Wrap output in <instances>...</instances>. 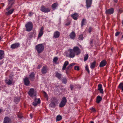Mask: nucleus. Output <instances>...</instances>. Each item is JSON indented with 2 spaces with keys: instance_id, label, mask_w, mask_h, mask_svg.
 Listing matches in <instances>:
<instances>
[{
  "instance_id": "1",
  "label": "nucleus",
  "mask_w": 123,
  "mask_h": 123,
  "mask_svg": "<svg viewBox=\"0 0 123 123\" xmlns=\"http://www.w3.org/2000/svg\"><path fill=\"white\" fill-rule=\"evenodd\" d=\"M37 94L36 90L31 88V97H32L34 101L32 103V105L34 106H37L38 104L41 103V100L40 98L37 99L36 97Z\"/></svg>"
},
{
  "instance_id": "2",
  "label": "nucleus",
  "mask_w": 123,
  "mask_h": 123,
  "mask_svg": "<svg viewBox=\"0 0 123 123\" xmlns=\"http://www.w3.org/2000/svg\"><path fill=\"white\" fill-rule=\"evenodd\" d=\"M35 48L37 53L40 54L43 51L44 49V46L43 44H39L36 45Z\"/></svg>"
},
{
  "instance_id": "3",
  "label": "nucleus",
  "mask_w": 123,
  "mask_h": 123,
  "mask_svg": "<svg viewBox=\"0 0 123 123\" xmlns=\"http://www.w3.org/2000/svg\"><path fill=\"white\" fill-rule=\"evenodd\" d=\"M66 56L70 58H73L75 56V52L73 51L72 49H70L66 53Z\"/></svg>"
},
{
  "instance_id": "4",
  "label": "nucleus",
  "mask_w": 123,
  "mask_h": 123,
  "mask_svg": "<svg viewBox=\"0 0 123 123\" xmlns=\"http://www.w3.org/2000/svg\"><path fill=\"white\" fill-rule=\"evenodd\" d=\"M67 102L66 98L65 97L62 98L61 102L59 105V107H62L65 105Z\"/></svg>"
},
{
  "instance_id": "5",
  "label": "nucleus",
  "mask_w": 123,
  "mask_h": 123,
  "mask_svg": "<svg viewBox=\"0 0 123 123\" xmlns=\"http://www.w3.org/2000/svg\"><path fill=\"white\" fill-rule=\"evenodd\" d=\"M12 6H11L8 5V7L6 8V10L7 11L6 13V15H8L12 14L13 12L14 9L13 8L10 9Z\"/></svg>"
},
{
  "instance_id": "6",
  "label": "nucleus",
  "mask_w": 123,
  "mask_h": 123,
  "mask_svg": "<svg viewBox=\"0 0 123 123\" xmlns=\"http://www.w3.org/2000/svg\"><path fill=\"white\" fill-rule=\"evenodd\" d=\"M41 10L42 12L47 13L49 12L50 10V9L48 7H46L44 6H41Z\"/></svg>"
},
{
  "instance_id": "7",
  "label": "nucleus",
  "mask_w": 123,
  "mask_h": 123,
  "mask_svg": "<svg viewBox=\"0 0 123 123\" xmlns=\"http://www.w3.org/2000/svg\"><path fill=\"white\" fill-rule=\"evenodd\" d=\"M72 49L76 55H79L80 53V49L77 46L75 47Z\"/></svg>"
},
{
  "instance_id": "8",
  "label": "nucleus",
  "mask_w": 123,
  "mask_h": 123,
  "mask_svg": "<svg viewBox=\"0 0 123 123\" xmlns=\"http://www.w3.org/2000/svg\"><path fill=\"white\" fill-rule=\"evenodd\" d=\"M26 31H31V22H28L25 25Z\"/></svg>"
},
{
  "instance_id": "9",
  "label": "nucleus",
  "mask_w": 123,
  "mask_h": 123,
  "mask_svg": "<svg viewBox=\"0 0 123 123\" xmlns=\"http://www.w3.org/2000/svg\"><path fill=\"white\" fill-rule=\"evenodd\" d=\"M114 9L113 8H111L110 9L106 10L105 13L107 14H111L114 12Z\"/></svg>"
},
{
  "instance_id": "10",
  "label": "nucleus",
  "mask_w": 123,
  "mask_h": 123,
  "mask_svg": "<svg viewBox=\"0 0 123 123\" xmlns=\"http://www.w3.org/2000/svg\"><path fill=\"white\" fill-rule=\"evenodd\" d=\"M55 76L58 79L60 80L62 76V74L61 73L58 71H56L55 73Z\"/></svg>"
},
{
  "instance_id": "11",
  "label": "nucleus",
  "mask_w": 123,
  "mask_h": 123,
  "mask_svg": "<svg viewBox=\"0 0 123 123\" xmlns=\"http://www.w3.org/2000/svg\"><path fill=\"white\" fill-rule=\"evenodd\" d=\"M48 70V68L46 66H43L41 69V72L43 74H45L47 73Z\"/></svg>"
},
{
  "instance_id": "12",
  "label": "nucleus",
  "mask_w": 123,
  "mask_h": 123,
  "mask_svg": "<svg viewBox=\"0 0 123 123\" xmlns=\"http://www.w3.org/2000/svg\"><path fill=\"white\" fill-rule=\"evenodd\" d=\"M44 28L42 27L39 30V33L38 35V38H39L43 35V34Z\"/></svg>"
},
{
  "instance_id": "13",
  "label": "nucleus",
  "mask_w": 123,
  "mask_h": 123,
  "mask_svg": "<svg viewBox=\"0 0 123 123\" xmlns=\"http://www.w3.org/2000/svg\"><path fill=\"white\" fill-rule=\"evenodd\" d=\"M92 0H86V6L87 8L91 7L92 3Z\"/></svg>"
},
{
  "instance_id": "14",
  "label": "nucleus",
  "mask_w": 123,
  "mask_h": 123,
  "mask_svg": "<svg viewBox=\"0 0 123 123\" xmlns=\"http://www.w3.org/2000/svg\"><path fill=\"white\" fill-rule=\"evenodd\" d=\"M107 64V62L105 60H103L100 62L99 66L102 67L105 66Z\"/></svg>"
},
{
  "instance_id": "15",
  "label": "nucleus",
  "mask_w": 123,
  "mask_h": 123,
  "mask_svg": "<svg viewBox=\"0 0 123 123\" xmlns=\"http://www.w3.org/2000/svg\"><path fill=\"white\" fill-rule=\"evenodd\" d=\"M78 14L76 13L72 14L71 15L72 17L75 20H76L78 19Z\"/></svg>"
},
{
  "instance_id": "16",
  "label": "nucleus",
  "mask_w": 123,
  "mask_h": 123,
  "mask_svg": "<svg viewBox=\"0 0 123 123\" xmlns=\"http://www.w3.org/2000/svg\"><path fill=\"white\" fill-rule=\"evenodd\" d=\"M19 44L18 43H14L11 45V48L12 49L17 48L19 46Z\"/></svg>"
},
{
  "instance_id": "17",
  "label": "nucleus",
  "mask_w": 123,
  "mask_h": 123,
  "mask_svg": "<svg viewBox=\"0 0 123 123\" xmlns=\"http://www.w3.org/2000/svg\"><path fill=\"white\" fill-rule=\"evenodd\" d=\"M24 81L25 84L26 86H28L30 84V82L29 81V79L27 77L25 78L24 80Z\"/></svg>"
},
{
  "instance_id": "18",
  "label": "nucleus",
  "mask_w": 123,
  "mask_h": 123,
  "mask_svg": "<svg viewBox=\"0 0 123 123\" xmlns=\"http://www.w3.org/2000/svg\"><path fill=\"white\" fill-rule=\"evenodd\" d=\"M60 35V33L58 31H55L53 34V37L55 38H58L59 37Z\"/></svg>"
},
{
  "instance_id": "19",
  "label": "nucleus",
  "mask_w": 123,
  "mask_h": 123,
  "mask_svg": "<svg viewBox=\"0 0 123 123\" xmlns=\"http://www.w3.org/2000/svg\"><path fill=\"white\" fill-rule=\"evenodd\" d=\"M11 119L8 117H6L4 119L3 123H11Z\"/></svg>"
},
{
  "instance_id": "20",
  "label": "nucleus",
  "mask_w": 123,
  "mask_h": 123,
  "mask_svg": "<svg viewBox=\"0 0 123 123\" xmlns=\"http://www.w3.org/2000/svg\"><path fill=\"white\" fill-rule=\"evenodd\" d=\"M70 38L72 39H74L76 36V34L74 32L72 31L69 35Z\"/></svg>"
},
{
  "instance_id": "21",
  "label": "nucleus",
  "mask_w": 123,
  "mask_h": 123,
  "mask_svg": "<svg viewBox=\"0 0 123 123\" xmlns=\"http://www.w3.org/2000/svg\"><path fill=\"white\" fill-rule=\"evenodd\" d=\"M102 98L99 95L98 96L96 97V102L97 103L99 104L102 100Z\"/></svg>"
},
{
  "instance_id": "22",
  "label": "nucleus",
  "mask_w": 123,
  "mask_h": 123,
  "mask_svg": "<svg viewBox=\"0 0 123 123\" xmlns=\"http://www.w3.org/2000/svg\"><path fill=\"white\" fill-rule=\"evenodd\" d=\"M69 63L67 61H66L64 62L62 68V70H65L67 66Z\"/></svg>"
},
{
  "instance_id": "23",
  "label": "nucleus",
  "mask_w": 123,
  "mask_h": 123,
  "mask_svg": "<svg viewBox=\"0 0 123 123\" xmlns=\"http://www.w3.org/2000/svg\"><path fill=\"white\" fill-rule=\"evenodd\" d=\"M118 88L121 90V92H123V82H121L119 84Z\"/></svg>"
},
{
  "instance_id": "24",
  "label": "nucleus",
  "mask_w": 123,
  "mask_h": 123,
  "mask_svg": "<svg viewBox=\"0 0 123 123\" xmlns=\"http://www.w3.org/2000/svg\"><path fill=\"white\" fill-rule=\"evenodd\" d=\"M86 23L87 22L86 19L84 18L83 19L81 22V27H82L84 25H86Z\"/></svg>"
},
{
  "instance_id": "25",
  "label": "nucleus",
  "mask_w": 123,
  "mask_h": 123,
  "mask_svg": "<svg viewBox=\"0 0 123 123\" xmlns=\"http://www.w3.org/2000/svg\"><path fill=\"white\" fill-rule=\"evenodd\" d=\"M58 6V4L57 2H55L53 3L51 6L52 8L54 9H55Z\"/></svg>"
},
{
  "instance_id": "26",
  "label": "nucleus",
  "mask_w": 123,
  "mask_h": 123,
  "mask_svg": "<svg viewBox=\"0 0 123 123\" xmlns=\"http://www.w3.org/2000/svg\"><path fill=\"white\" fill-rule=\"evenodd\" d=\"M96 62L94 61L91 64L90 67L91 69H93L96 66Z\"/></svg>"
},
{
  "instance_id": "27",
  "label": "nucleus",
  "mask_w": 123,
  "mask_h": 123,
  "mask_svg": "<svg viewBox=\"0 0 123 123\" xmlns=\"http://www.w3.org/2000/svg\"><path fill=\"white\" fill-rule=\"evenodd\" d=\"M4 57V51L2 50H0V60L2 59Z\"/></svg>"
},
{
  "instance_id": "28",
  "label": "nucleus",
  "mask_w": 123,
  "mask_h": 123,
  "mask_svg": "<svg viewBox=\"0 0 123 123\" xmlns=\"http://www.w3.org/2000/svg\"><path fill=\"white\" fill-rule=\"evenodd\" d=\"M62 83L64 84H66L67 82V79L66 77H64L62 79Z\"/></svg>"
},
{
  "instance_id": "29",
  "label": "nucleus",
  "mask_w": 123,
  "mask_h": 123,
  "mask_svg": "<svg viewBox=\"0 0 123 123\" xmlns=\"http://www.w3.org/2000/svg\"><path fill=\"white\" fill-rule=\"evenodd\" d=\"M75 64V63H71L66 68L70 70L72 68V67Z\"/></svg>"
},
{
  "instance_id": "30",
  "label": "nucleus",
  "mask_w": 123,
  "mask_h": 123,
  "mask_svg": "<svg viewBox=\"0 0 123 123\" xmlns=\"http://www.w3.org/2000/svg\"><path fill=\"white\" fill-rule=\"evenodd\" d=\"M49 105L50 106L51 108H54L55 107L56 105L54 103L51 102Z\"/></svg>"
},
{
  "instance_id": "31",
  "label": "nucleus",
  "mask_w": 123,
  "mask_h": 123,
  "mask_svg": "<svg viewBox=\"0 0 123 123\" xmlns=\"http://www.w3.org/2000/svg\"><path fill=\"white\" fill-rule=\"evenodd\" d=\"M62 119V117L60 115H58L56 118V121H59L61 120Z\"/></svg>"
},
{
  "instance_id": "32",
  "label": "nucleus",
  "mask_w": 123,
  "mask_h": 123,
  "mask_svg": "<svg viewBox=\"0 0 123 123\" xmlns=\"http://www.w3.org/2000/svg\"><path fill=\"white\" fill-rule=\"evenodd\" d=\"M5 81L6 83L8 85H11L12 83V81L10 80H5Z\"/></svg>"
},
{
  "instance_id": "33",
  "label": "nucleus",
  "mask_w": 123,
  "mask_h": 123,
  "mask_svg": "<svg viewBox=\"0 0 123 123\" xmlns=\"http://www.w3.org/2000/svg\"><path fill=\"white\" fill-rule=\"evenodd\" d=\"M14 0H8L9 3L8 5L12 6L13 4Z\"/></svg>"
},
{
  "instance_id": "34",
  "label": "nucleus",
  "mask_w": 123,
  "mask_h": 123,
  "mask_svg": "<svg viewBox=\"0 0 123 123\" xmlns=\"http://www.w3.org/2000/svg\"><path fill=\"white\" fill-rule=\"evenodd\" d=\"M57 102V98L55 97H53L52 99V101L51 102H53L55 103H56Z\"/></svg>"
},
{
  "instance_id": "35",
  "label": "nucleus",
  "mask_w": 123,
  "mask_h": 123,
  "mask_svg": "<svg viewBox=\"0 0 123 123\" xmlns=\"http://www.w3.org/2000/svg\"><path fill=\"white\" fill-rule=\"evenodd\" d=\"M88 57V55L87 54H86L84 56V61H85L87 60Z\"/></svg>"
},
{
  "instance_id": "36",
  "label": "nucleus",
  "mask_w": 123,
  "mask_h": 123,
  "mask_svg": "<svg viewBox=\"0 0 123 123\" xmlns=\"http://www.w3.org/2000/svg\"><path fill=\"white\" fill-rule=\"evenodd\" d=\"M34 75L35 74L34 73H31V81H33L34 80Z\"/></svg>"
},
{
  "instance_id": "37",
  "label": "nucleus",
  "mask_w": 123,
  "mask_h": 123,
  "mask_svg": "<svg viewBox=\"0 0 123 123\" xmlns=\"http://www.w3.org/2000/svg\"><path fill=\"white\" fill-rule=\"evenodd\" d=\"M83 39V35L82 34L80 35L78 39L80 40H82Z\"/></svg>"
},
{
  "instance_id": "38",
  "label": "nucleus",
  "mask_w": 123,
  "mask_h": 123,
  "mask_svg": "<svg viewBox=\"0 0 123 123\" xmlns=\"http://www.w3.org/2000/svg\"><path fill=\"white\" fill-rule=\"evenodd\" d=\"M98 90H100L101 89H102V85L101 84H99L98 85Z\"/></svg>"
},
{
  "instance_id": "39",
  "label": "nucleus",
  "mask_w": 123,
  "mask_h": 123,
  "mask_svg": "<svg viewBox=\"0 0 123 123\" xmlns=\"http://www.w3.org/2000/svg\"><path fill=\"white\" fill-rule=\"evenodd\" d=\"M58 60V58L57 57H55L53 59V62H56Z\"/></svg>"
},
{
  "instance_id": "40",
  "label": "nucleus",
  "mask_w": 123,
  "mask_h": 123,
  "mask_svg": "<svg viewBox=\"0 0 123 123\" xmlns=\"http://www.w3.org/2000/svg\"><path fill=\"white\" fill-rule=\"evenodd\" d=\"M123 12V10L122 8H120L119 9L118 13L121 14Z\"/></svg>"
},
{
  "instance_id": "41",
  "label": "nucleus",
  "mask_w": 123,
  "mask_h": 123,
  "mask_svg": "<svg viewBox=\"0 0 123 123\" xmlns=\"http://www.w3.org/2000/svg\"><path fill=\"white\" fill-rule=\"evenodd\" d=\"M44 96L45 98L48 99V95L45 92H44Z\"/></svg>"
},
{
  "instance_id": "42",
  "label": "nucleus",
  "mask_w": 123,
  "mask_h": 123,
  "mask_svg": "<svg viewBox=\"0 0 123 123\" xmlns=\"http://www.w3.org/2000/svg\"><path fill=\"white\" fill-rule=\"evenodd\" d=\"M93 28L91 27H90L88 30V32L89 33H90Z\"/></svg>"
},
{
  "instance_id": "43",
  "label": "nucleus",
  "mask_w": 123,
  "mask_h": 123,
  "mask_svg": "<svg viewBox=\"0 0 123 123\" xmlns=\"http://www.w3.org/2000/svg\"><path fill=\"white\" fill-rule=\"evenodd\" d=\"M85 68L86 70L88 72V73H89L90 71L89 69L88 68L87 65L86 66Z\"/></svg>"
},
{
  "instance_id": "44",
  "label": "nucleus",
  "mask_w": 123,
  "mask_h": 123,
  "mask_svg": "<svg viewBox=\"0 0 123 123\" xmlns=\"http://www.w3.org/2000/svg\"><path fill=\"white\" fill-rule=\"evenodd\" d=\"M70 70H69L67 68L66 69V73L67 75H68L69 74Z\"/></svg>"
},
{
  "instance_id": "45",
  "label": "nucleus",
  "mask_w": 123,
  "mask_h": 123,
  "mask_svg": "<svg viewBox=\"0 0 123 123\" xmlns=\"http://www.w3.org/2000/svg\"><path fill=\"white\" fill-rule=\"evenodd\" d=\"M74 69L75 70H79V67L78 66H75L74 67Z\"/></svg>"
},
{
  "instance_id": "46",
  "label": "nucleus",
  "mask_w": 123,
  "mask_h": 123,
  "mask_svg": "<svg viewBox=\"0 0 123 123\" xmlns=\"http://www.w3.org/2000/svg\"><path fill=\"white\" fill-rule=\"evenodd\" d=\"M120 32L117 31L115 33V36L117 37V36L120 34Z\"/></svg>"
},
{
  "instance_id": "47",
  "label": "nucleus",
  "mask_w": 123,
  "mask_h": 123,
  "mask_svg": "<svg viewBox=\"0 0 123 123\" xmlns=\"http://www.w3.org/2000/svg\"><path fill=\"white\" fill-rule=\"evenodd\" d=\"M99 90L100 92L102 94H103L104 93L103 90V89H102L100 90Z\"/></svg>"
},
{
  "instance_id": "48",
  "label": "nucleus",
  "mask_w": 123,
  "mask_h": 123,
  "mask_svg": "<svg viewBox=\"0 0 123 123\" xmlns=\"http://www.w3.org/2000/svg\"><path fill=\"white\" fill-rule=\"evenodd\" d=\"M70 89L71 90H72L74 88V86L72 85H70Z\"/></svg>"
},
{
  "instance_id": "49",
  "label": "nucleus",
  "mask_w": 123,
  "mask_h": 123,
  "mask_svg": "<svg viewBox=\"0 0 123 123\" xmlns=\"http://www.w3.org/2000/svg\"><path fill=\"white\" fill-rule=\"evenodd\" d=\"M70 24V22H68L65 24V25L66 26H68Z\"/></svg>"
},
{
  "instance_id": "50",
  "label": "nucleus",
  "mask_w": 123,
  "mask_h": 123,
  "mask_svg": "<svg viewBox=\"0 0 123 123\" xmlns=\"http://www.w3.org/2000/svg\"><path fill=\"white\" fill-rule=\"evenodd\" d=\"M41 66L40 65H38V66L37 67V68L38 69H39L41 68Z\"/></svg>"
},
{
  "instance_id": "51",
  "label": "nucleus",
  "mask_w": 123,
  "mask_h": 123,
  "mask_svg": "<svg viewBox=\"0 0 123 123\" xmlns=\"http://www.w3.org/2000/svg\"><path fill=\"white\" fill-rule=\"evenodd\" d=\"M91 110L93 112H95L96 111L95 110V109L93 108H92L91 109Z\"/></svg>"
},
{
  "instance_id": "52",
  "label": "nucleus",
  "mask_w": 123,
  "mask_h": 123,
  "mask_svg": "<svg viewBox=\"0 0 123 123\" xmlns=\"http://www.w3.org/2000/svg\"><path fill=\"white\" fill-rule=\"evenodd\" d=\"M29 95L31 96V89H30L28 93Z\"/></svg>"
},
{
  "instance_id": "53",
  "label": "nucleus",
  "mask_w": 123,
  "mask_h": 123,
  "mask_svg": "<svg viewBox=\"0 0 123 123\" xmlns=\"http://www.w3.org/2000/svg\"><path fill=\"white\" fill-rule=\"evenodd\" d=\"M18 117L20 118H22V116L21 115H18Z\"/></svg>"
},
{
  "instance_id": "54",
  "label": "nucleus",
  "mask_w": 123,
  "mask_h": 123,
  "mask_svg": "<svg viewBox=\"0 0 123 123\" xmlns=\"http://www.w3.org/2000/svg\"><path fill=\"white\" fill-rule=\"evenodd\" d=\"M114 2L115 3H117L118 2V0H114Z\"/></svg>"
},
{
  "instance_id": "55",
  "label": "nucleus",
  "mask_w": 123,
  "mask_h": 123,
  "mask_svg": "<svg viewBox=\"0 0 123 123\" xmlns=\"http://www.w3.org/2000/svg\"><path fill=\"white\" fill-rule=\"evenodd\" d=\"M92 43H93L92 40L90 42V43L91 44H92Z\"/></svg>"
},
{
  "instance_id": "56",
  "label": "nucleus",
  "mask_w": 123,
  "mask_h": 123,
  "mask_svg": "<svg viewBox=\"0 0 123 123\" xmlns=\"http://www.w3.org/2000/svg\"><path fill=\"white\" fill-rule=\"evenodd\" d=\"M90 123H94L93 121H91L90 122Z\"/></svg>"
},
{
  "instance_id": "57",
  "label": "nucleus",
  "mask_w": 123,
  "mask_h": 123,
  "mask_svg": "<svg viewBox=\"0 0 123 123\" xmlns=\"http://www.w3.org/2000/svg\"><path fill=\"white\" fill-rule=\"evenodd\" d=\"M32 27H33L32 24V23H31V30H32Z\"/></svg>"
},
{
  "instance_id": "58",
  "label": "nucleus",
  "mask_w": 123,
  "mask_h": 123,
  "mask_svg": "<svg viewBox=\"0 0 123 123\" xmlns=\"http://www.w3.org/2000/svg\"><path fill=\"white\" fill-rule=\"evenodd\" d=\"M29 15L30 16H31V14H30V13H29Z\"/></svg>"
},
{
  "instance_id": "59",
  "label": "nucleus",
  "mask_w": 123,
  "mask_h": 123,
  "mask_svg": "<svg viewBox=\"0 0 123 123\" xmlns=\"http://www.w3.org/2000/svg\"><path fill=\"white\" fill-rule=\"evenodd\" d=\"M1 39H2V38H1V37L0 36V41L1 40Z\"/></svg>"
},
{
  "instance_id": "60",
  "label": "nucleus",
  "mask_w": 123,
  "mask_h": 123,
  "mask_svg": "<svg viewBox=\"0 0 123 123\" xmlns=\"http://www.w3.org/2000/svg\"><path fill=\"white\" fill-rule=\"evenodd\" d=\"M1 110L0 109V113L1 112Z\"/></svg>"
},
{
  "instance_id": "61",
  "label": "nucleus",
  "mask_w": 123,
  "mask_h": 123,
  "mask_svg": "<svg viewBox=\"0 0 123 123\" xmlns=\"http://www.w3.org/2000/svg\"><path fill=\"white\" fill-rule=\"evenodd\" d=\"M122 24L123 25V20L122 21Z\"/></svg>"
},
{
  "instance_id": "62",
  "label": "nucleus",
  "mask_w": 123,
  "mask_h": 123,
  "mask_svg": "<svg viewBox=\"0 0 123 123\" xmlns=\"http://www.w3.org/2000/svg\"><path fill=\"white\" fill-rule=\"evenodd\" d=\"M111 50H113V49H112V48H111Z\"/></svg>"
},
{
  "instance_id": "63",
  "label": "nucleus",
  "mask_w": 123,
  "mask_h": 123,
  "mask_svg": "<svg viewBox=\"0 0 123 123\" xmlns=\"http://www.w3.org/2000/svg\"><path fill=\"white\" fill-rule=\"evenodd\" d=\"M122 38H123V35L122 36Z\"/></svg>"
},
{
  "instance_id": "64",
  "label": "nucleus",
  "mask_w": 123,
  "mask_h": 123,
  "mask_svg": "<svg viewBox=\"0 0 123 123\" xmlns=\"http://www.w3.org/2000/svg\"><path fill=\"white\" fill-rule=\"evenodd\" d=\"M30 116H31V114H30Z\"/></svg>"
}]
</instances>
